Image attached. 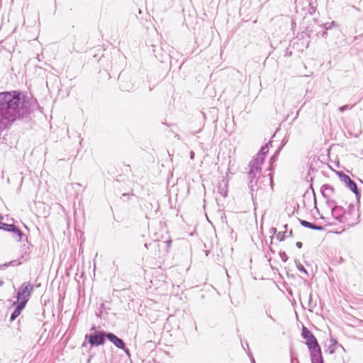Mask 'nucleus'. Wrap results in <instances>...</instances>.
I'll return each instance as SVG.
<instances>
[{
    "instance_id": "obj_31",
    "label": "nucleus",
    "mask_w": 363,
    "mask_h": 363,
    "mask_svg": "<svg viewBox=\"0 0 363 363\" xmlns=\"http://www.w3.org/2000/svg\"><path fill=\"white\" fill-rule=\"evenodd\" d=\"M190 156H191V159H194V152L191 151V153H190Z\"/></svg>"
},
{
    "instance_id": "obj_21",
    "label": "nucleus",
    "mask_w": 363,
    "mask_h": 363,
    "mask_svg": "<svg viewBox=\"0 0 363 363\" xmlns=\"http://www.w3.org/2000/svg\"><path fill=\"white\" fill-rule=\"evenodd\" d=\"M353 107V106H351V105H344V106H342L339 108V111L340 112H343L346 110H350L352 109Z\"/></svg>"
},
{
    "instance_id": "obj_23",
    "label": "nucleus",
    "mask_w": 363,
    "mask_h": 363,
    "mask_svg": "<svg viewBox=\"0 0 363 363\" xmlns=\"http://www.w3.org/2000/svg\"><path fill=\"white\" fill-rule=\"evenodd\" d=\"M269 231L272 235L277 234V228H274V227L271 228ZM273 238H274L273 235L270 236L271 243H272Z\"/></svg>"
},
{
    "instance_id": "obj_27",
    "label": "nucleus",
    "mask_w": 363,
    "mask_h": 363,
    "mask_svg": "<svg viewBox=\"0 0 363 363\" xmlns=\"http://www.w3.org/2000/svg\"><path fill=\"white\" fill-rule=\"evenodd\" d=\"M318 35H320L322 37L326 38L328 33L326 30H324L322 33H318Z\"/></svg>"
},
{
    "instance_id": "obj_19",
    "label": "nucleus",
    "mask_w": 363,
    "mask_h": 363,
    "mask_svg": "<svg viewBox=\"0 0 363 363\" xmlns=\"http://www.w3.org/2000/svg\"><path fill=\"white\" fill-rule=\"evenodd\" d=\"M20 314L21 313L19 312L16 311V310L14 309V311H13V313L11 315L10 321L12 322V321L15 320L19 316Z\"/></svg>"
},
{
    "instance_id": "obj_14",
    "label": "nucleus",
    "mask_w": 363,
    "mask_h": 363,
    "mask_svg": "<svg viewBox=\"0 0 363 363\" xmlns=\"http://www.w3.org/2000/svg\"><path fill=\"white\" fill-rule=\"evenodd\" d=\"M133 86L130 81H123L120 84V88L123 91H129L133 89Z\"/></svg>"
},
{
    "instance_id": "obj_7",
    "label": "nucleus",
    "mask_w": 363,
    "mask_h": 363,
    "mask_svg": "<svg viewBox=\"0 0 363 363\" xmlns=\"http://www.w3.org/2000/svg\"><path fill=\"white\" fill-rule=\"evenodd\" d=\"M34 286L31 285L29 282L23 283L19 288L17 292V299L18 300H26L28 301L29 297L33 292Z\"/></svg>"
},
{
    "instance_id": "obj_40",
    "label": "nucleus",
    "mask_w": 363,
    "mask_h": 363,
    "mask_svg": "<svg viewBox=\"0 0 363 363\" xmlns=\"http://www.w3.org/2000/svg\"><path fill=\"white\" fill-rule=\"evenodd\" d=\"M3 284V281H1L0 282V286H1Z\"/></svg>"
},
{
    "instance_id": "obj_28",
    "label": "nucleus",
    "mask_w": 363,
    "mask_h": 363,
    "mask_svg": "<svg viewBox=\"0 0 363 363\" xmlns=\"http://www.w3.org/2000/svg\"><path fill=\"white\" fill-rule=\"evenodd\" d=\"M248 356L250 358V360H251V363H255V360L252 354V353H248Z\"/></svg>"
},
{
    "instance_id": "obj_29",
    "label": "nucleus",
    "mask_w": 363,
    "mask_h": 363,
    "mask_svg": "<svg viewBox=\"0 0 363 363\" xmlns=\"http://www.w3.org/2000/svg\"><path fill=\"white\" fill-rule=\"evenodd\" d=\"M266 315L274 322L276 321V320L267 311H266Z\"/></svg>"
},
{
    "instance_id": "obj_3",
    "label": "nucleus",
    "mask_w": 363,
    "mask_h": 363,
    "mask_svg": "<svg viewBox=\"0 0 363 363\" xmlns=\"http://www.w3.org/2000/svg\"><path fill=\"white\" fill-rule=\"evenodd\" d=\"M336 174H337L340 181L345 183L346 186L355 194L357 203H359L361 194L357 188V184L343 172H336Z\"/></svg>"
},
{
    "instance_id": "obj_22",
    "label": "nucleus",
    "mask_w": 363,
    "mask_h": 363,
    "mask_svg": "<svg viewBox=\"0 0 363 363\" xmlns=\"http://www.w3.org/2000/svg\"><path fill=\"white\" fill-rule=\"evenodd\" d=\"M279 256L284 262H286L288 259V256L285 252H279Z\"/></svg>"
},
{
    "instance_id": "obj_1",
    "label": "nucleus",
    "mask_w": 363,
    "mask_h": 363,
    "mask_svg": "<svg viewBox=\"0 0 363 363\" xmlns=\"http://www.w3.org/2000/svg\"><path fill=\"white\" fill-rule=\"evenodd\" d=\"M247 173V179L248 182V187L251 194L252 199L254 201L257 198L259 191L262 190L260 175L262 167L248 166Z\"/></svg>"
},
{
    "instance_id": "obj_25",
    "label": "nucleus",
    "mask_w": 363,
    "mask_h": 363,
    "mask_svg": "<svg viewBox=\"0 0 363 363\" xmlns=\"http://www.w3.org/2000/svg\"><path fill=\"white\" fill-rule=\"evenodd\" d=\"M327 204L329 207H330L332 208V207L335 205H337L336 204V202L334 201V200H329L328 199L327 200Z\"/></svg>"
},
{
    "instance_id": "obj_30",
    "label": "nucleus",
    "mask_w": 363,
    "mask_h": 363,
    "mask_svg": "<svg viewBox=\"0 0 363 363\" xmlns=\"http://www.w3.org/2000/svg\"><path fill=\"white\" fill-rule=\"evenodd\" d=\"M296 246L298 248H301V247H302V246H303V244H302V242H297L296 243Z\"/></svg>"
},
{
    "instance_id": "obj_13",
    "label": "nucleus",
    "mask_w": 363,
    "mask_h": 363,
    "mask_svg": "<svg viewBox=\"0 0 363 363\" xmlns=\"http://www.w3.org/2000/svg\"><path fill=\"white\" fill-rule=\"evenodd\" d=\"M333 192L334 188L330 184H324L321 187V194L325 199H328L330 196V193Z\"/></svg>"
},
{
    "instance_id": "obj_4",
    "label": "nucleus",
    "mask_w": 363,
    "mask_h": 363,
    "mask_svg": "<svg viewBox=\"0 0 363 363\" xmlns=\"http://www.w3.org/2000/svg\"><path fill=\"white\" fill-rule=\"evenodd\" d=\"M271 143L272 142L269 141V143H266L264 146H262L259 152L257 154L256 157H255L249 162L248 166L262 167L261 166L264 162V156L269 152V145H271Z\"/></svg>"
},
{
    "instance_id": "obj_8",
    "label": "nucleus",
    "mask_w": 363,
    "mask_h": 363,
    "mask_svg": "<svg viewBox=\"0 0 363 363\" xmlns=\"http://www.w3.org/2000/svg\"><path fill=\"white\" fill-rule=\"evenodd\" d=\"M331 213L333 217L340 223H346V210L341 206L335 205L332 207Z\"/></svg>"
},
{
    "instance_id": "obj_10",
    "label": "nucleus",
    "mask_w": 363,
    "mask_h": 363,
    "mask_svg": "<svg viewBox=\"0 0 363 363\" xmlns=\"http://www.w3.org/2000/svg\"><path fill=\"white\" fill-rule=\"evenodd\" d=\"M6 231L11 233L13 238L17 242H21L23 237L25 236L22 231L14 224H8V225H6Z\"/></svg>"
},
{
    "instance_id": "obj_36",
    "label": "nucleus",
    "mask_w": 363,
    "mask_h": 363,
    "mask_svg": "<svg viewBox=\"0 0 363 363\" xmlns=\"http://www.w3.org/2000/svg\"><path fill=\"white\" fill-rule=\"evenodd\" d=\"M3 216H1V214H0V220H3Z\"/></svg>"
},
{
    "instance_id": "obj_35",
    "label": "nucleus",
    "mask_w": 363,
    "mask_h": 363,
    "mask_svg": "<svg viewBox=\"0 0 363 363\" xmlns=\"http://www.w3.org/2000/svg\"><path fill=\"white\" fill-rule=\"evenodd\" d=\"M287 226H288V225H287V224H286V225H284V228H285V230L287 228Z\"/></svg>"
},
{
    "instance_id": "obj_6",
    "label": "nucleus",
    "mask_w": 363,
    "mask_h": 363,
    "mask_svg": "<svg viewBox=\"0 0 363 363\" xmlns=\"http://www.w3.org/2000/svg\"><path fill=\"white\" fill-rule=\"evenodd\" d=\"M359 218L358 208L355 205L350 203L348 209L346 211V219H348L346 223H348L350 225H354L359 222Z\"/></svg>"
},
{
    "instance_id": "obj_15",
    "label": "nucleus",
    "mask_w": 363,
    "mask_h": 363,
    "mask_svg": "<svg viewBox=\"0 0 363 363\" xmlns=\"http://www.w3.org/2000/svg\"><path fill=\"white\" fill-rule=\"evenodd\" d=\"M28 301L26 300H18L17 301L13 303V306H15V309L16 311L21 313L22 310L26 307V305Z\"/></svg>"
},
{
    "instance_id": "obj_37",
    "label": "nucleus",
    "mask_w": 363,
    "mask_h": 363,
    "mask_svg": "<svg viewBox=\"0 0 363 363\" xmlns=\"http://www.w3.org/2000/svg\"><path fill=\"white\" fill-rule=\"evenodd\" d=\"M270 250L272 253H274V251L272 250V248H270Z\"/></svg>"
},
{
    "instance_id": "obj_39",
    "label": "nucleus",
    "mask_w": 363,
    "mask_h": 363,
    "mask_svg": "<svg viewBox=\"0 0 363 363\" xmlns=\"http://www.w3.org/2000/svg\"><path fill=\"white\" fill-rule=\"evenodd\" d=\"M333 24H335V21H333V22L331 23V25H333Z\"/></svg>"
},
{
    "instance_id": "obj_5",
    "label": "nucleus",
    "mask_w": 363,
    "mask_h": 363,
    "mask_svg": "<svg viewBox=\"0 0 363 363\" xmlns=\"http://www.w3.org/2000/svg\"><path fill=\"white\" fill-rule=\"evenodd\" d=\"M301 336L306 340V345L308 346V350L319 346L316 337L311 330L304 325L302 327Z\"/></svg>"
},
{
    "instance_id": "obj_26",
    "label": "nucleus",
    "mask_w": 363,
    "mask_h": 363,
    "mask_svg": "<svg viewBox=\"0 0 363 363\" xmlns=\"http://www.w3.org/2000/svg\"><path fill=\"white\" fill-rule=\"evenodd\" d=\"M1 220H0V230H4L6 231V225H8V224L3 223Z\"/></svg>"
},
{
    "instance_id": "obj_16",
    "label": "nucleus",
    "mask_w": 363,
    "mask_h": 363,
    "mask_svg": "<svg viewBox=\"0 0 363 363\" xmlns=\"http://www.w3.org/2000/svg\"><path fill=\"white\" fill-rule=\"evenodd\" d=\"M332 344L328 347L326 350V352H328L330 354H333L336 350V345L337 342L335 340L331 339Z\"/></svg>"
},
{
    "instance_id": "obj_2",
    "label": "nucleus",
    "mask_w": 363,
    "mask_h": 363,
    "mask_svg": "<svg viewBox=\"0 0 363 363\" xmlns=\"http://www.w3.org/2000/svg\"><path fill=\"white\" fill-rule=\"evenodd\" d=\"M91 333L85 335V340L92 347H98L104 345L107 339L108 333L104 330H97L95 326L90 329Z\"/></svg>"
},
{
    "instance_id": "obj_12",
    "label": "nucleus",
    "mask_w": 363,
    "mask_h": 363,
    "mask_svg": "<svg viewBox=\"0 0 363 363\" xmlns=\"http://www.w3.org/2000/svg\"><path fill=\"white\" fill-rule=\"evenodd\" d=\"M299 223L302 226L310 229L316 230L319 231H323L325 230V228L322 225H318L304 220L299 219Z\"/></svg>"
},
{
    "instance_id": "obj_38",
    "label": "nucleus",
    "mask_w": 363,
    "mask_h": 363,
    "mask_svg": "<svg viewBox=\"0 0 363 363\" xmlns=\"http://www.w3.org/2000/svg\"><path fill=\"white\" fill-rule=\"evenodd\" d=\"M320 218L324 220V219H325V217H323V216H320Z\"/></svg>"
},
{
    "instance_id": "obj_34",
    "label": "nucleus",
    "mask_w": 363,
    "mask_h": 363,
    "mask_svg": "<svg viewBox=\"0 0 363 363\" xmlns=\"http://www.w3.org/2000/svg\"><path fill=\"white\" fill-rule=\"evenodd\" d=\"M270 179V184H271V186H272V185H273V180H272V177H270V179Z\"/></svg>"
},
{
    "instance_id": "obj_11",
    "label": "nucleus",
    "mask_w": 363,
    "mask_h": 363,
    "mask_svg": "<svg viewBox=\"0 0 363 363\" xmlns=\"http://www.w3.org/2000/svg\"><path fill=\"white\" fill-rule=\"evenodd\" d=\"M309 352L312 363H323V358L320 345L309 350Z\"/></svg>"
},
{
    "instance_id": "obj_33",
    "label": "nucleus",
    "mask_w": 363,
    "mask_h": 363,
    "mask_svg": "<svg viewBox=\"0 0 363 363\" xmlns=\"http://www.w3.org/2000/svg\"><path fill=\"white\" fill-rule=\"evenodd\" d=\"M288 236L289 237H292L293 236V232H292L291 230L289 231Z\"/></svg>"
},
{
    "instance_id": "obj_20",
    "label": "nucleus",
    "mask_w": 363,
    "mask_h": 363,
    "mask_svg": "<svg viewBox=\"0 0 363 363\" xmlns=\"http://www.w3.org/2000/svg\"><path fill=\"white\" fill-rule=\"evenodd\" d=\"M296 267L297 269L301 272H303L305 273L306 274L308 275V272L306 270V269L304 268V267L299 262H296Z\"/></svg>"
},
{
    "instance_id": "obj_17",
    "label": "nucleus",
    "mask_w": 363,
    "mask_h": 363,
    "mask_svg": "<svg viewBox=\"0 0 363 363\" xmlns=\"http://www.w3.org/2000/svg\"><path fill=\"white\" fill-rule=\"evenodd\" d=\"M308 306L310 311H312V309L316 306V301H313L312 293H311L308 296Z\"/></svg>"
},
{
    "instance_id": "obj_32",
    "label": "nucleus",
    "mask_w": 363,
    "mask_h": 363,
    "mask_svg": "<svg viewBox=\"0 0 363 363\" xmlns=\"http://www.w3.org/2000/svg\"><path fill=\"white\" fill-rule=\"evenodd\" d=\"M324 27H325V30H328L329 28H330V26H327V23H325V24L324 25Z\"/></svg>"
},
{
    "instance_id": "obj_9",
    "label": "nucleus",
    "mask_w": 363,
    "mask_h": 363,
    "mask_svg": "<svg viewBox=\"0 0 363 363\" xmlns=\"http://www.w3.org/2000/svg\"><path fill=\"white\" fill-rule=\"evenodd\" d=\"M107 340L111 342L116 347L119 349H121L125 352V353L130 356L129 350L125 347V344L124 341L117 337L115 334L112 333H108L107 334Z\"/></svg>"
},
{
    "instance_id": "obj_18",
    "label": "nucleus",
    "mask_w": 363,
    "mask_h": 363,
    "mask_svg": "<svg viewBox=\"0 0 363 363\" xmlns=\"http://www.w3.org/2000/svg\"><path fill=\"white\" fill-rule=\"evenodd\" d=\"M286 231H280L278 233L276 234L277 239L279 240L280 242L284 241L286 238L285 235Z\"/></svg>"
},
{
    "instance_id": "obj_24",
    "label": "nucleus",
    "mask_w": 363,
    "mask_h": 363,
    "mask_svg": "<svg viewBox=\"0 0 363 363\" xmlns=\"http://www.w3.org/2000/svg\"><path fill=\"white\" fill-rule=\"evenodd\" d=\"M279 152V150H277L275 154L271 157V158H270L271 163L276 161Z\"/></svg>"
}]
</instances>
